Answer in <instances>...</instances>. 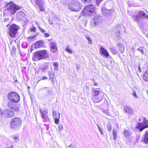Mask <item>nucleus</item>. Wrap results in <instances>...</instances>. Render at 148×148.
<instances>
[{"label": "nucleus", "mask_w": 148, "mask_h": 148, "mask_svg": "<svg viewBox=\"0 0 148 148\" xmlns=\"http://www.w3.org/2000/svg\"><path fill=\"white\" fill-rule=\"evenodd\" d=\"M49 57V55L46 50H40L35 53L33 59L37 61L47 58Z\"/></svg>", "instance_id": "nucleus-1"}, {"label": "nucleus", "mask_w": 148, "mask_h": 148, "mask_svg": "<svg viewBox=\"0 0 148 148\" xmlns=\"http://www.w3.org/2000/svg\"><path fill=\"white\" fill-rule=\"evenodd\" d=\"M5 5L6 10L8 11L11 14H14L21 8L20 7L12 1H10V2H6Z\"/></svg>", "instance_id": "nucleus-2"}, {"label": "nucleus", "mask_w": 148, "mask_h": 148, "mask_svg": "<svg viewBox=\"0 0 148 148\" xmlns=\"http://www.w3.org/2000/svg\"><path fill=\"white\" fill-rule=\"evenodd\" d=\"M69 8L71 11L78 12L82 8V5L79 1L77 0L72 1L69 5Z\"/></svg>", "instance_id": "nucleus-3"}, {"label": "nucleus", "mask_w": 148, "mask_h": 148, "mask_svg": "<svg viewBox=\"0 0 148 148\" xmlns=\"http://www.w3.org/2000/svg\"><path fill=\"white\" fill-rule=\"evenodd\" d=\"M95 10V7L93 5H88L83 9L82 15L85 16H91L94 13Z\"/></svg>", "instance_id": "nucleus-4"}, {"label": "nucleus", "mask_w": 148, "mask_h": 148, "mask_svg": "<svg viewBox=\"0 0 148 148\" xmlns=\"http://www.w3.org/2000/svg\"><path fill=\"white\" fill-rule=\"evenodd\" d=\"M21 119L19 117L13 118L11 122L10 127L12 128L18 129L21 125Z\"/></svg>", "instance_id": "nucleus-5"}, {"label": "nucleus", "mask_w": 148, "mask_h": 148, "mask_svg": "<svg viewBox=\"0 0 148 148\" xmlns=\"http://www.w3.org/2000/svg\"><path fill=\"white\" fill-rule=\"evenodd\" d=\"M8 98L9 102L13 103H18L20 100V97L19 95L15 92H12L8 95Z\"/></svg>", "instance_id": "nucleus-6"}, {"label": "nucleus", "mask_w": 148, "mask_h": 148, "mask_svg": "<svg viewBox=\"0 0 148 148\" xmlns=\"http://www.w3.org/2000/svg\"><path fill=\"white\" fill-rule=\"evenodd\" d=\"M143 123L138 122L136 125V128L140 132H142L146 128L148 127V121L145 118H143Z\"/></svg>", "instance_id": "nucleus-7"}, {"label": "nucleus", "mask_w": 148, "mask_h": 148, "mask_svg": "<svg viewBox=\"0 0 148 148\" xmlns=\"http://www.w3.org/2000/svg\"><path fill=\"white\" fill-rule=\"evenodd\" d=\"M9 35L11 37H15L17 33L19 27L15 24H13L10 26Z\"/></svg>", "instance_id": "nucleus-8"}, {"label": "nucleus", "mask_w": 148, "mask_h": 148, "mask_svg": "<svg viewBox=\"0 0 148 148\" xmlns=\"http://www.w3.org/2000/svg\"><path fill=\"white\" fill-rule=\"evenodd\" d=\"M16 103H13L11 102H9L8 103V106L9 108L12 110L16 112H19L20 105L16 104Z\"/></svg>", "instance_id": "nucleus-9"}, {"label": "nucleus", "mask_w": 148, "mask_h": 148, "mask_svg": "<svg viewBox=\"0 0 148 148\" xmlns=\"http://www.w3.org/2000/svg\"><path fill=\"white\" fill-rule=\"evenodd\" d=\"M123 27L121 25L117 24L115 27L112 29V31L114 32L115 34V36L116 37L121 36V32Z\"/></svg>", "instance_id": "nucleus-10"}, {"label": "nucleus", "mask_w": 148, "mask_h": 148, "mask_svg": "<svg viewBox=\"0 0 148 148\" xmlns=\"http://www.w3.org/2000/svg\"><path fill=\"white\" fill-rule=\"evenodd\" d=\"M102 21V18L99 14L96 15L94 16L93 19H92L91 21V26H94L99 23H100Z\"/></svg>", "instance_id": "nucleus-11"}, {"label": "nucleus", "mask_w": 148, "mask_h": 148, "mask_svg": "<svg viewBox=\"0 0 148 148\" xmlns=\"http://www.w3.org/2000/svg\"><path fill=\"white\" fill-rule=\"evenodd\" d=\"M113 2L111 0H109L106 2L103 6L104 8L108 10L114 11L113 9Z\"/></svg>", "instance_id": "nucleus-12"}, {"label": "nucleus", "mask_w": 148, "mask_h": 148, "mask_svg": "<svg viewBox=\"0 0 148 148\" xmlns=\"http://www.w3.org/2000/svg\"><path fill=\"white\" fill-rule=\"evenodd\" d=\"M48 40L49 41V43L50 45V47L51 51L53 53H55L57 49L56 43L54 41H53L52 38H51L50 40L48 39Z\"/></svg>", "instance_id": "nucleus-13"}, {"label": "nucleus", "mask_w": 148, "mask_h": 148, "mask_svg": "<svg viewBox=\"0 0 148 148\" xmlns=\"http://www.w3.org/2000/svg\"><path fill=\"white\" fill-rule=\"evenodd\" d=\"M52 114L53 117L54 119L55 123L56 124H58L59 123L60 113H59L58 116L57 112L55 111H53Z\"/></svg>", "instance_id": "nucleus-14"}, {"label": "nucleus", "mask_w": 148, "mask_h": 148, "mask_svg": "<svg viewBox=\"0 0 148 148\" xmlns=\"http://www.w3.org/2000/svg\"><path fill=\"white\" fill-rule=\"evenodd\" d=\"M34 1L37 5L38 6L40 11L44 10L42 0H34Z\"/></svg>", "instance_id": "nucleus-15"}, {"label": "nucleus", "mask_w": 148, "mask_h": 148, "mask_svg": "<svg viewBox=\"0 0 148 148\" xmlns=\"http://www.w3.org/2000/svg\"><path fill=\"white\" fill-rule=\"evenodd\" d=\"M114 11L108 10L104 8L103 6L101 8V12L103 15L106 16H108L110 15Z\"/></svg>", "instance_id": "nucleus-16"}, {"label": "nucleus", "mask_w": 148, "mask_h": 148, "mask_svg": "<svg viewBox=\"0 0 148 148\" xmlns=\"http://www.w3.org/2000/svg\"><path fill=\"white\" fill-rule=\"evenodd\" d=\"M103 96L101 95L97 96H92V99L93 101L96 103L100 102L103 99Z\"/></svg>", "instance_id": "nucleus-17"}, {"label": "nucleus", "mask_w": 148, "mask_h": 148, "mask_svg": "<svg viewBox=\"0 0 148 148\" xmlns=\"http://www.w3.org/2000/svg\"><path fill=\"white\" fill-rule=\"evenodd\" d=\"M16 17L18 19L21 20H24L25 18V14L24 12H18L16 14Z\"/></svg>", "instance_id": "nucleus-18"}, {"label": "nucleus", "mask_w": 148, "mask_h": 148, "mask_svg": "<svg viewBox=\"0 0 148 148\" xmlns=\"http://www.w3.org/2000/svg\"><path fill=\"white\" fill-rule=\"evenodd\" d=\"M100 53L103 54L106 57L109 56V54L106 50L103 47H101L100 48Z\"/></svg>", "instance_id": "nucleus-19"}, {"label": "nucleus", "mask_w": 148, "mask_h": 148, "mask_svg": "<svg viewBox=\"0 0 148 148\" xmlns=\"http://www.w3.org/2000/svg\"><path fill=\"white\" fill-rule=\"evenodd\" d=\"M123 110L125 112L128 113L129 114H131L133 112L132 109L131 107L129 106H125L123 108Z\"/></svg>", "instance_id": "nucleus-20"}, {"label": "nucleus", "mask_w": 148, "mask_h": 148, "mask_svg": "<svg viewBox=\"0 0 148 148\" xmlns=\"http://www.w3.org/2000/svg\"><path fill=\"white\" fill-rule=\"evenodd\" d=\"M9 111V109H8L5 110L3 111L0 110L1 116V117H5L7 118V114Z\"/></svg>", "instance_id": "nucleus-21"}, {"label": "nucleus", "mask_w": 148, "mask_h": 148, "mask_svg": "<svg viewBox=\"0 0 148 148\" xmlns=\"http://www.w3.org/2000/svg\"><path fill=\"white\" fill-rule=\"evenodd\" d=\"M138 15L142 18L148 19V15L145 13L144 11H140L138 13Z\"/></svg>", "instance_id": "nucleus-22"}, {"label": "nucleus", "mask_w": 148, "mask_h": 148, "mask_svg": "<svg viewBox=\"0 0 148 148\" xmlns=\"http://www.w3.org/2000/svg\"><path fill=\"white\" fill-rule=\"evenodd\" d=\"M132 134V133L130 130H125L124 132V135L125 137L127 138H129Z\"/></svg>", "instance_id": "nucleus-23"}, {"label": "nucleus", "mask_w": 148, "mask_h": 148, "mask_svg": "<svg viewBox=\"0 0 148 148\" xmlns=\"http://www.w3.org/2000/svg\"><path fill=\"white\" fill-rule=\"evenodd\" d=\"M44 44V42L42 40L38 41L35 42V48H37L40 47H42Z\"/></svg>", "instance_id": "nucleus-24"}, {"label": "nucleus", "mask_w": 148, "mask_h": 148, "mask_svg": "<svg viewBox=\"0 0 148 148\" xmlns=\"http://www.w3.org/2000/svg\"><path fill=\"white\" fill-rule=\"evenodd\" d=\"M98 89V88L96 89H95L92 90V96H97L100 95V90Z\"/></svg>", "instance_id": "nucleus-25"}, {"label": "nucleus", "mask_w": 148, "mask_h": 148, "mask_svg": "<svg viewBox=\"0 0 148 148\" xmlns=\"http://www.w3.org/2000/svg\"><path fill=\"white\" fill-rule=\"evenodd\" d=\"M117 47L121 53H123L124 51V47L123 45L121 43H119L117 45Z\"/></svg>", "instance_id": "nucleus-26"}, {"label": "nucleus", "mask_w": 148, "mask_h": 148, "mask_svg": "<svg viewBox=\"0 0 148 148\" xmlns=\"http://www.w3.org/2000/svg\"><path fill=\"white\" fill-rule=\"evenodd\" d=\"M40 112L41 114V116H43V115H47V114L48 113V110L47 109H44L43 110H42L40 108Z\"/></svg>", "instance_id": "nucleus-27"}, {"label": "nucleus", "mask_w": 148, "mask_h": 148, "mask_svg": "<svg viewBox=\"0 0 148 148\" xmlns=\"http://www.w3.org/2000/svg\"><path fill=\"white\" fill-rule=\"evenodd\" d=\"M143 78L144 79L145 81H148V69L144 73L143 76Z\"/></svg>", "instance_id": "nucleus-28"}, {"label": "nucleus", "mask_w": 148, "mask_h": 148, "mask_svg": "<svg viewBox=\"0 0 148 148\" xmlns=\"http://www.w3.org/2000/svg\"><path fill=\"white\" fill-rule=\"evenodd\" d=\"M144 142L145 144L148 143V132H147L144 136Z\"/></svg>", "instance_id": "nucleus-29"}, {"label": "nucleus", "mask_w": 148, "mask_h": 148, "mask_svg": "<svg viewBox=\"0 0 148 148\" xmlns=\"http://www.w3.org/2000/svg\"><path fill=\"white\" fill-rule=\"evenodd\" d=\"M14 141L15 143H17L19 142V137L18 135H15L13 136Z\"/></svg>", "instance_id": "nucleus-30"}, {"label": "nucleus", "mask_w": 148, "mask_h": 148, "mask_svg": "<svg viewBox=\"0 0 148 148\" xmlns=\"http://www.w3.org/2000/svg\"><path fill=\"white\" fill-rule=\"evenodd\" d=\"M7 118L13 116L14 115V112L9 109V111L7 114Z\"/></svg>", "instance_id": "nucleus-31"}, {"label": "nucleus", "mask_w": 148, "mask_h": 148, "mask_svg": "<svg viewBox=\"0 0 148 148\" xmlns=\"http://www.w3.org/2000/svg\"><path fill=\"white\" fill-rule=\"evenodd\" d=\"M40 69L42 71H45L46 70L48 69V66L47 65H44L40 67Z\"/></svg>", "instance_id": "nucleus-32"}, {"label": "nucleus", "mask_w": 148, "mask_h": 148, "mask_svg": "<svg viewBox=\"0 0 148 148\" xmlns=\"http://www.w3.org/2000/svg\"><path fill=\"white\" fill-rule=\"evenodd\" d=\"M42 118L43 119V121L45 122H47L49 121V119L47 115H44L41 116Z\"/></svg>", "instance_id": "nucleus-33"}, {"label": "nucleus", "mask_w": 148, "mask_h": 148, "mask_svg": "<svg viewBox=\"0 0 148 148\" xmlns=\"http://www.w3.org/2000/svg\"><path fill=\"white\" fill-rule=\"evenodd\" d=\"M134 19L137 22H139L140 21L142 18L138 15L134 16Z\"/></svg>", "instance_id": "nucleus-34"}, {"label": "nucleus", "mask_w": 148, "mask_h": 148, "mask_svg": "<svg viewBox=\"0 0 148 148\" xmlns=\"http://www.w3.org/2000/svg\"><path fill=\"white\" fill-rule=\"evenodd\" d=\"M113 135L114 136L113 140H116L117 138V132L114 129L113 130Z\"/></svg>", "instance_id": "nucleus-35"}, {"label": "nucleus", "mask_w": 148, "mask_h": 148, "mask_svg": "<svg viewBox=\"0 0 148 148\" xmlns=\"http://www.w3.org/2000/svg\"><path fill=\"white\" fill-rule=\"evenodd\" d=\"M53 64L54 66V70L56 71L58 70V64L56 62H54L53 63Z\"/></svg>", "instance_id": "nucleus-36"}, {"label": "nucleus", "mask_w": 148, "mask_h": 148, "mask_svg": "<svg viewBox=\"0 0 148 148\" xmlns=\"http://www.w3.org/2000/svg\"><path fill=\"white\" fill-rule=\"evenodd\" d=\"M66 51L70 53H71L73 52V50L69 48V46H67L65 48Z\"/></svg>", "instance_id": "nucleus-37"}, {"label": "nucleus", "mask_w": 148, "mask_h": 148, "mask_svg": "<svg viewBox=\"0 0 148 148\" xmlns=\"http://www.w3.org/2000/svg\"><path fill=\"white\" fill-rule=\"evenodd\" d=\"M9 19L8 18H4V22L3 23V24L5 25V22L8 21V24L5 25V26H6V27H7L9 25Z\"/></svg>", "instance_id": "nucleus-38"}, {"label": "nucleus", "mask_w": 148, "mask_h": 148, "mask_svg": "<svg viewBox=\"0 0 148 148\" xmlns=\"http://www.w3.org/2000/svg\"><path fill=\"white\" fill-rule=\"evenodd\" d=\"M16 51V49L14 46H13L11 51V54L12 55H14L15 54Z\"/></svg>", "instance_id": "nucleus-39"}, {"label": "nucleus", "mask_w": 148, "mask_h": 148, "mask_svg": "<svg viewBox=\"0 0 148 148\" xmlns=\"http://www.w3.org/2000/svg\"><path fill=\"white\" fill-rule=\"evenodd\" d=\"M110 51L114 54H116V52L115 50V49L113 47H110Z\"/></svg>", "instance_id": "nucleus-40"}, {"label": "nucleus", "mask_w": 148, "mask_h": 148, "mask_svg": "<svg viewBox=\"0 0 148 148\" xmlns=\"http://www.w3.org/2000/svg\"><path fill=\"white\" fill-rule=\"evenodd\" d=\"M107 130L109 132H111L112 130V126L110 124H108L107 126Z\"/></svg>", "instance_id": "nucleus-41"}, {"label": "nucleus", "mask_w": 148, "mask_h": 148, "mask_svg": "<svg viewBox=\"0 0 148 148\" xmlns=\"http://www.w3.org/2000/svg\"><path fill=\"white\" fill-rule=\"evenodd\" d=\"M58 128L59 131H61L63 129V125L61 124H59L58 126Z\"/></svg>", "instance_id": "nucleus-42"}, {"label": "nucleus", "mask_w": 148, "mask_h": 148, "mask_svg": "<svg viewBox=\"0 0 148 148\" xmlns=\"http://www.w3.org/2000/svg\"><path fill=\"white\" fill-rule=\"evenodd\" d=\"M28 46L26 42H23L22 44V46L24 48H26Z\"/></svg>", "instance_id": "nucleus-43"}, {"label": "nucleus", "mask_w": 148, "mask_h": 148, "mask_svg": "<svg viewBox=\"0 0 148 148\" xmlns=\"http://www.w3.org/2000/svg\"><path fill=\"white\" fill-rule=\"evenodd\" d=\"M137 50L140 51L143 54H144V52L142 47H140L139 48H138L137 49Z\"/></svg>", "instance_id": "nucleus-44"}, {"label": "nucleus", "mask_w": 148, "mask_h": 148, "mask_svg": "<svg viewBox=\"0 0 148 148\" xmlns=\"http://www.w3.org/2000/svg\"><path fill=\"white\" fill-rule=\"evenodd\" d=\"M97 126L98 128V129L100 131L101 134V135H103V132L102 131V130L101 129L100 127L98 125H97Z\"/></svg>", "instance_id": "nucleus-45"}, {"label": "nucleus", "mask_w": 148, "mask_h": 148, "mask_svg": "<svg viewBox=\"0 0 148 148\" xmlns=\"http://www.w3.org/2000/svg\"><path fill=\"white\" fill-rule=\"evenodd\" d=\"M30 30L31 32H34L36 31V27L35 26H32L30 29Z\"/></svg>", "instance_id": "nucleus-46"}, {"label": "nucleus", "mask_w": 148, "mask_h": 148, "mask_svg": "<svg viewBox=\"0 0 148 148\" xmlns=\"http://www.w3.org/2000/svg\"><path fill=\"white\" fill-rule=\"evenodd\" d=\"M92 0H81L82 2L84 3H89Z\"/></svg>", "instance_id": "nucleus-47"}, {"label": "nucleus", "mask_w": 148, "mask_h": 148, "mask_svg": "<svg viewBox=\"0 0 148 148\" xmlns=\"http://www.w3.org/2000/svg\"><path fill=\"white\" fill-rule=\"evenodd\" d=\"M132 95L136 99H137L138 98V97L136 95V92L135 91H134L132 93Z\"/></svg>", "instance_id": "nucleus-48"}, {"label": "nucleus", "mask_w": 148, "mask_h": 148, "mask_svg": "<svg viewBox=\"0 0 148 148\" xmlns=\"http://www.w3.org/2000/svg\"><path fill=\"white\" fill-rule=\"evenodd\" d=\"M103 113L106 115H108V110H103Z\"/></svg>", "instance_id": "nucleus-49"}, {"label": "nucleus", "mask_w": 148, "mask_h": 148, "mask_svg": "<svg viewBox=\"0 0 148 148\" xmlns=\"http://www.w3.org/2000/svg\"><path fill=\"white\" fill-rule=\"evenodd\" d=\"M88 41V42L89 44H92V41L90 38H86Z\"/></svg>", "instance_id": "nucleus-50"}, {"label": "nucleus", "mask_w": 148, "mask_h": 148, "mask_svg": "<svg viewBox=\"0 0 148 148\" xmlns=\"http://www.w3.org/2000/svg\"><path fill=\"white\" fill-rule=\"evenodd\" d=\"M68 148H75V147L73 145L71 144L68 147Z\"/></svg>", "instance_id": "nucleus-51"}, {"label": "nucleus", "mask_w": 148, "mask_h": 148, "mask_svg": "<svg viewBox=\"0 0 148 148\" xmlns=\"http://www.w3.org/2000/svg\"><path fill=\"white\" fill-rule=\"evenodd\" d=\"M48 20H49V23L51 24V25H52L53 24V22H52V21L50 19H48Z\"/></svg>", "instance_id": "nucleus-52"}, {"label": "nucleus", "mask_w": 148, "mask_h": 148, "mask_svg": "<svg viewBox=\"0 0 148 148\" xmlns=\"http://www.w3.org/2000/svg\"><path fill=\"white\" fill-rule=\"evenodd\" d=\"M38 33H36V34L32 36H30L29 37H36V36H38Z\"/></svg>", "instance_id": "nucleus-53"}, {"label": "nucleus", "mask_w": 148, "mask_h": 148, "mask_svg": "<svg viewBox=\"0 0 148 148\" xmlns=\"http://www.w3.org/2000/svg\"><path fill=\"white\" fill-rule=\"evenodd\" d=\"M47 74L50 77H51V76L52 75V73L50 71L48 72Z\"/></svg>", "instance_id": "nucleus-54"}, {"label": "nucleus", "mask_w": 148, "mask_h": 148, "mask_svg": "<svg viewBox=\"0 0 148 148\" xmlns=\"http://www.w3.org/2000/svg\"><path fill=\"white\" fill-rule=\"evenodd\" d=\"M50 79L51 81L52 82H54V78L53 77H50Z\"/></svg>", "instance_id": "nucleus-55"}, {"label": "nucleus", "mask_w": 148, "mask_h": 148, "mask_svg": "<svg viewBox=\"0 0 148 148\" xmlns=\"http://www.w3.org/2000/svg\"><path fill=\"white\" fill-rule=\"evenodd\" d=\"M47 78H47V77L46 76H43L42 77V79H41V80H44L45 79H47Z\"/></svg>", "instance_id": "nucleus-56"}, {"label": "nucleus", "mask_w": 148, "mask_h": 148, "mask_svg": "<svg viewBox=\"0 0 148 148\" xmlns=\"http://www.w3.org/2000/svg\"><path fill=\"white\" fill-rule=\"evenodd\" d=\"M45 35L46 37H48L49 36V34L45 33Z\"/></svg>", "instance_id": "nucleus-57"}, {"label": "nucleus", "mask_w": 148, "mask_h": 148, "mask_svg": "<svg viewBox=\"0 0 148 148\" xmlns=\"http://www.w3.org/2000/svg\"><path fill=\"white\" fill-rule=\"evenodd\" d=\"M138 71L140 73H141L142 72V70L140 69V66H139L138 67Z\"/></svg>", "instance_id": "nucleus-58"}, {"label": "nucleus", "mask_w": 148, "mask_h": 148, "mask_svg": "<svg viewBox=\"0 0 148 148\" xmlns=\"http://www.w3.org/2000/svg\"><path fill=\"white\" fill-rule=\"evenodd\" d=\"M40 29L41 31V32H42L44 33L45 32V31L44 30V29H43L41 28Z\"/></svg>", "instance_id": "nucleus-59"}, {"label": "nucleus", "mask_w": 148, "mask_h": 148, "mask_svg": "<svg viewBox=\"0 0 148 148\" xmlns=\"http://www.w3.org/2000/svg\"><path fill=\"white\" fill-rule=\"evenodd\" d=\"M101 1H98V2L97 1V0H96V2L97 3V4L98 5L99 4V3H100Z\"/></svg>", "instance_id": "nucleus-60"}, {"label": "nucleus", "mask_w": 148, "mask_h": 148, "mask_svg": "<svg viewBox=\"0 0 148 148\" xmlns=\"http://www.w3.org/2000/svg\"><path fill=\"white\" fill-rule=\"evenodd\" d=\"M37 25L38 27V28L40 29L41 28V27H40V25L38 23L37 24Z\"/></svg>", "instance_id": "nucleus-61"}, {"label": "nucleus", "mask_w": 148, "mask_h": 148, "mask_svg": "<svg viewBox=\"0 0 148 148\" xmlns=\"http://www.w3.org/2000/svg\"><path fill=\"white\" fill-rule=\"evenodd\" d=\"M94 85L95 86L97 85V83L96 82H94Z\"/></svg>", "instance_id": "nucleus-62"}, {"label": "nucleus", "mask_w": 148, "mask_h": 148, "mask_svg": "<svg viewBox=\"0 0 148 148\" xmlns=\"http://www.w3.org/2000/svg\"><path fill=\"white\" fill-rule=\"evenodd\" d=\"M131 49L133 51L134 50V48L133 47H132L131 48Z\"/></svg>", "instance_id": "nucleus-63"}, {"label": "nucleus", "mask_w": 148, "mask_h": 148, "mask_svg": "<svg viewBox=\"0 0 148 148\" xmlns=\"http://www.w3.org/2000/svg\"><path fill=\"white\" fill-rule=\"evenodd\" d=\"M29 38V37L27 38L29 40H30L32 38Z\"/></svg>", "instance_id": "nucleus-64"}]
</instances>
